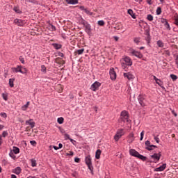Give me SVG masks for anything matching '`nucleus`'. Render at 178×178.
I'll list each match as a JSON object with an SVG mask.
<instances>
[{
  "mask_svg": "<svg viewBox=\"0 0 178 178\" xmlns=\"http://www.w3.org/2000/svg\"><path fill=\"white\" fill-rule=\"evenodd\" d=\"M48 29L49 30H50V31H55V30H56V28L55 27V26L51 24H49Z\"/></svg>",
  "mask_w": 178,
  "mask_h": 178,
  "instance_id": "bb28decb",
  "label": "nucleus"
},
{
  "mask_svg": "<svg viewBox=\"0 0 178 178\" xmlns=\"http://www.w3.org/2000/svg\"><path fill=\"white\" fill-rule=\"evenodd\" d=\"M9 156L12 158V159H14V161H16V155H15V153H13V152H10L9 153Z\"/></svg>",
  "mask_w": 178,
  "mask_h": 178,
  "instance_id": "72a5a7b5",
  "label": "nucleus"
},
{
  "mask_svg": "<svg viewBox=\"0 0 178 178\" xmlns=\"http://www.w3.org/2000/svg\"><path fill=\"white\" fill-rule=\"evenodd\" d=\"M124 79H127L128 80H134V75L132 74L131 72H124L123 74Z\"/></svg>",
  "mask_w": 178,
  "mask_h": 178,
  "instance_id": "f8f14e48",
  "label": "nucleus"
},
{
  "mask_svg": "<svg viewBox=\"0 0 178 178\" xmlns=\"http://www.w3.org/2000/svg\"><path fill=\"white\" fill-rule=\"evenodd\" d=\"M88 23L87 22V21L82 19L81 21V24H83V27L86 26Z\"/></svg>",
  "mask_w": 178,
  "mask_h": 178,
  "instance_id": "a18cd8bd",
  "label": "nucleus"
},
{
  "mask_svg": "<svg viewBox=\"0 0 178 178\" xmlns=\"http://www.w3.org/2000/svg\"><path fill=\"white\" fill-rule=\"evenodd\" d=\"M11 178H17V177L15 175H11Z\"/></svg>",
  "mask_w": 178,
  "mask_h": 178,
  "instance_id": "774afa93",
  "label": "nucleus"
},
{
  "mask_svg": "<svg viewBox=\"0 0 178 178\" xmlns=\"http://www.w3.org/2000/svg\"><path fill=\"white\" fill-rule=\"evenodd\" d=\"M79 9L81 10H86V8L84 7V6H81L80 7H79Z\"/></svg>",
  "mask_w": 178,
  "mask_h": 178,
  "instance_id": "680f3d73",
  "label": "nucleus"
},
{
  "mask_svg": "<svg viewBox=\"0 0 178 178\" xmlns=\"http://www.w3.org/2000/svg\"><path fill=\"white\" fill-rule=\"evenodd\" d=\"M65 119L63 117L58 118L57 122L59 124H63Z\"/></svg>",
  "mask_w": 178,
  "mask_h": 178,
  "instance_id": "473e14b6",
  "label": "nucleus"
},
{
  "mask_svg": "<svg viewBox=\"0 0 178 178\" xmlns=\"http://www.w3.org/2000/svg\"><path fill=\"white\" fill-rule=\"evenodd\" d=\"M65 137L66 140H70V138H71L70 135H69V134H65Z\"/></svg>",
  "mask_w": 178,
  "mask_h": 178,
  "instance_id": "4d7b16f0",
  "label": "nucleus"
},
{
  "mask_svg": "<svg viewBox=\"0 0 178 178\" xmlns=\"http://www.w3.org/2000/svg\"><path fill=\"white\" fill-rule=\"evenodd\" d=\"M85 27V31L86 33L88 34V35L91 36V31H92V30L91 29V24H88Z\"/></svg>",
  "mask_w": 178,
  "mask_h": 178,
  "instance_id": "ddd939ff",
  "label": "nucleus"
},
{
  "mask_svg": "<svg viewBox=\"0 0 178 178\" xmlns=\"http://www.w3.org/2000/svg\"><path fill=\"white\" fill-rule=\"evenodd\" d=\"M11 70L13 73H21V74H27L29 70L26 67H23L22 65H17L16 67H12Z\"/></svg>",
  "mask_w": 178,
  "mask_h": 178,
  "instance_id": "f03ea898",
  "label": "nucleus"
},
{
  "mask_svg": "<svg viewBox=\"0 0 178 178\" xmlns=\"http://www.w3.org/2000/svg\"><path fill=\"white\" fill-rule=\"evenodd\" d=\"M13 152L15 153V154H19L20 152V149L17 147H13Z\"/></svg>",
  "mask_w": 178,
  "mask_h": 178,
  "instance_id": "393cba45",
  "label": "nucleus"
},
{
  "mask_svg": "<svg viewBox=\"0 0 178 178\" xmlns=\"http://www.w3.org/2000/svg\"><path fill=\"white\" fill-rule=\"evenodd\" d=\"M0 116H1V118H4V119H6L8 118V115L6 114V113H1Z\"/></svg>",
  "mask_w": 178,
  "mask_h": 178,
  "instance_id": "c03bdc74",
  "label": "nucleus"
},
{
  "mask_svg": "<svg viewBox=\"0 0 178 178\" xmlns=\"http://www.w3.org/2000/svg\"><path fill=\"white\" fill-rule=\"evenodd\" d=\"M110 77L111 80H116V72H115V70H110Z\"/></svg>",
  "mask_w": 178,
  "mask_h": 178,
  "instance_id": "f3484780",
  "label": "nucleus"
},
{
  "mask_svg": "<svg viewBox=\"0 0 178 178\" xmlns=\"http://www.w3.org/2000/svg\"><path fill=\"white\" fill-rule=\"evenodd\" d=\"M138 159H141V161H147V156H143V154H139L138 156Z\"/></svg>",
  "mask_w": 178,
  "mask_h": 178,
  "instance_id": "7c9ffc66",
  "label": "nucleus"
},
{
  "mask_svg": "<svg viewBox=\"0 0 178 178\" xmlns=\"http://www.w3.org/2000/svg\"><path fill=\"white\" fill-rule=\"evenodd\" d=\"M65 1L69 5H76V3H79V0H65Z\"/></svg>",
  "mask_w": 178,
  "mask_h": 178,
  "instance_id": "6ab92c4d",
  "label": "nucleus"
},
{
  "mask_svg": "<svg viewBox=\"0 0 178 178\" xmlns=\"http://www.w3.org/2000/svg\"><path fill=\"white\" fill-rule=\"evenodd\" d=\"M6 136H8V131H3L2 133V137H6Z\"/></svg>",
  "mask_w": 178,
  "mask_h": 178,
  "instance_id": "603ef678",
  "label": "nucleus"
},
{
  "mask_svg": "<svg viewBox=\"0 0 178 178\" xmlns=\"http://www.w3.org/2000/svg\"><path fill=\"white\" fill-rule=\"evenodd\" d=\"M14 24H15L19 27H23V26L26 24V21L17 18L14 19Z\"/></svg>",
  "mask_w": 178,
  "mask_h": 178,
  "instance_id": "1a4fd4ad",
  "label": "nucleus"
},
{
  "mask_svg": "<svg viewBox=\"0 0 178 178\" xmlns=\"http://www.w3.org/2000/svg\"><path fill=\"white\" fill-rule=\"evenodd\" d=\"M30 105V102H27L26 104L22 106V111H27L29 106Z\"/></svg>",
  "mask_w": 178,
  "mask_h": 178,
  "instance_id": "a878e982",
  "label": "nucleus"
},
{
  "mask_svg": "<svg viewBox=\"0 0 178 178\" xmlns=\"http://www.w3.org/2000/svg\"><path fill=\"white\" fill-rule=\"evenodd\" d=\"M96 159H99L101 158V149H97L95 152Z\"/></svg>",
  "mask_w": 178,
  "mask_h": 178,
  "instance_id": "4be33fe9",
  "label": "nucleus"
},
{
  "mask_svg": "<svg viewBox=\"0 0 178 178\" xmlns=\"http://www.w3.org/2000/svg\"><path fill=\"white\" fill-rule=\"evenodd\" d=\"M171 112H172V115H174V116H175V117L177 116V113H176V111H175V110H172Z\"/></svg>",
  "mask_w": 178,
  "mask_h": 178,
  "instance_id": "bf43d9fd",
  "label": "nucleus"
},
{
  "mask_svg": "<svg viewBox=\"0 0 178 178\" xmlns=\"http://www.w3.org/2000/svg\"><path fill=\"white\" fill-rule=\"evenodd\" d=\"M128 143L129 144H131V143H133V141H134V134L131 133L129 134V136H128Z\"/></svg>",
  "mask_w": 178,
  "mask_h": 178,
  "instance_id": "dca6fc26",
  "label": "nucleus"
},
{
  "mask_svg": "<svg viewBox=\"0 0 178 178\" xmlns=\"http://www.w3.org/2000/svg\"><path fill=\"white\" fill-rule=\"evenodd\" d=\"M74 155V152L70 151L69 153H66L67 156H73Z\"/></svg>",
  "mask_w": 178,
  "mask_h": 178,
  "instance_id": "09e8293b",
  "label": "nucleus"
},
{
  "mask_svg": "<svg viewBox=\"0 0 178 178\" xmlns=\"http://www.w3.org/2000/svg\"><path fill=\"white\" fill-rule=\"evenodd\" d=\"M159 87H161L163 90H165V86H163V82L162 81H159V83H157Z\"/></svg>",
  "mask_w": 178,
  "mask_h": 178,
  "instance_id": "ea45409f",
  "label": "nucleus"
},
{
  "mask_svg": "<svg viewBox=\"0 0 178 178\" xmlns=\"http://www.w3.org/2000/svg\"><path fill=\"white\" fill-rule=\"evenodd\" d=\"M122 62L121 63V66L124 72H127V66H132L133 65V60L130 57L126 56L122 58Z\"/></svg>",
  "mask_w": 178,
  "mask_h": 178,
  "instance_id": "f257e3e1",
  "label": "nucleus"
},
{
  "mask_svg": "<svg viewBox=\"0 0 178 178\" xmlns=\"http://www.w3.org/2000/svg\"><path fill=\"white\" fill-rule=\"evenodd\" d=\"M154 140L157 144H159V138L158 136H154Z\"/></svg>",
  "mask_w": 178,
  "mask_h": 178,
  "instance_id": "5fc2aeb1",
  "label": "nucleus"
},
{
  "mask_svg": "<svg viewBox=\"0 0 178 178\" xmlns=\"http://www.w3.org/2000/svg\"><path fill=\"white\" fill-rule=\"evenodd\" d=\"M147 19L149 20V22H152V20H154V16H152L151 14L147 15Z\"/></svg>",
  "mask_w": 178,
  "mask_h": 178,
  "instance_id": "c9c22d12",
  "label": "nucleus"
},
{
  "mask_svg": "<svg viewBox=\"0 0 178 178\" xmlns=\"http://www.w3.org/2000/svg\"><path fill=\"white\" fill-rule=\"evenodd\" d=\"M120 118L124 123H130V120L129 119V112L126 111H122Z\"/></svg>",
  "mask_w": 178,
  "mask_h": 178,
  "instance_id": "7ed1b4c3",
  "label": "nucleus"
},
{
  "mask_svg": "<svg viewBox=\"0 0 178 178\" xmlns=\"http://www.w3.org/2000/svg\"><path fill=\"white\" fill-rule=\"evenodd\" d=\"M97 24L99 26H105V22H104V20H99L98 21Z\"/></svg>",
  "mask_w": 178,
  "mask_h": 178,
  "instance_id": "37998d69",
  "label": "nucleus"
},
{
  "mask_svg": "<svg viewBox=\"0 0 178 178\" xmlns=\"http://www.w3.org/2000/svg\"><path fill=\"white\" fill-rule=\"evenodd\" d=\"M13 10L16 13H18V14H20L22 13V10H20V8L17 6H15L14 8H13Z\"/></svg>",
  "mask_w": 178,
  "mask_h": 178,
  "instance_id": "c756f323",
  "label": "nucleus"
},
{
  "mask_svg": "<svg viewBox=\"0 0 178 178\" xmlns=\"http://www.w3.org/2000/svg\"><path fill=\"white\" fill-rule=\"evenodd\" d=\"M157 45L158 47H159V48H163V47H165V44H163V42H162V40H158Z\"/></svg>",
  "mask_w": 178,
  "mask_h": 178,
  "instance_id": "cd10ccee",
  "label": "nucleus"
},
{
  "mask_svg": "<svg viewBox=\"0 0 178 178\" xmlns=\"http://www.w3.org/2000/svg\"><path fill=\"white\" fill-rule=\"evenodd\" d=\"M147 3H148V5H151L152 3V0H147Z\"/></svg>",
  "mask_w": 178,
  "mask_h": 178,
  "instance_id": "e2e57ef3",
  "label": "nucleus"
},
{
  "mask_svg": "<svg viewBox=\"0 0 178 178\" xmlns=\"http://www.w3.org/2000/svg\"><path fill=\"white\" fill-rule=\"evenodd\" d=\"M1 95H2L3 99H4V101H8V94L2 93Z\"/></svg>",
  "mask_w": 178,
  "mask_h": 178,
  "instance_id": "58836bf2",
  "label": "nucleus"
},
{
  "mask_svg": "<svg viewBox=\"0 0 178 178\" xmlns=\"http://www.w3.org/2000/svg\"><path fill=\"white\" fill-rule=\"evenodd\" d=\"M63 145L62 143H59L58 144V149H60L61 148H63Z\"/></svg>",
  "mask_w": 178,
  "mask_h": 178,
  "instance_id": "0e129e2a",
  "label": "nucleus"
},
{
  "mask_svg": "<svg viewBox=\"0 0 178 178\" xmlns=\"http://www.w3.org/2000/svg\"><path fill=\"white\" fill-rule=\"evenodd\" d=\"M170 77L172 79V80H173V81H175V80H177V76H176L175 74H170Z\"/></svg>",
  "mask_w": 178,
  "mask_h": 178,
  "instance_id": "79ce46f5",
  "label": "nucleus"
},
{
  "mask_svg": "<svg viewBox=\"0 0 178 178\" xmlns=\"http://www.w3.org/2000/svg\"><path fill=\"white\" fill-rule=\"evenodd\" d=\"M134 42H135V44L136 45H139L140 44V38H135L134 39Z\"/></svg>",
  "mask_w": 178,
  "mask_h": 178,
  "instance_id": "e433bc0d",
  "label": "nucleus"
},
{
  "mask_svg": "<svg viewBox=\"0 0 178 178\" xmlns=\"http://www.w3.org/2000/svg\"><path fill=\"white\" fill-rule=\"evenodd\" d=\"M41 72L47 73V67L44 65H41Z\"/></svg>",
  "mask_w": 178,
  "mask_h": 178,
  "instance_id": "4c0bfd02",
  "label": "nucleus"
},
{
  "mask_svg": "<svg viewBox=\"0 0 178 178\" xmlns=\"http://www.w3.org/2000/svg\"><path fill=\"white\" fill-rule=\"evenodd\" d=\"M138 101L140 105L142 106L143 107L147 106V99H145V96L143 95H139L138 96Z\"/></svg>",
  "mask_w": 178,
  "mask_h": 178,
  "instance_id": "39448f33",
  "label": "nucleus"
},
{
  "mask_svg": "<svg viewBox=\"0 0 178 178\" xmlns=\"http://www.w3.org/2000/svg\"><path fill=\"white\" fill-rule=\"evenodd\" d=\"M128 14L132 17V19H136V14H134V12L131 9L128 10Z\"/></svg>",
  "mask_w": 178,
  "mask_h": 178,
  "instance_id": "412c9836",
  "label": "nucleus"
},
{
  "mask_svg": "<svg viewBox=\"0 0 178 178\" xmlns=\"http://www.w3.org/2000/svg\"><path fill=\"white\" fill-rule=\"evenodd\" d=\"M13 173L15 175H20L22 173V168L20 167H17L13 170Z\"/></svg>",
  "mask_w": 178,
  "mask_h": 178,
  "instance_id": "a211bd4d",
  "label": "nucleus"
},
{
  "mask_svg": "<svg viewBox=\"0 0 178 178\" xmlns=\"http://www.w3.org/2000/svg\"><path fill=\"white\" fill-rule=\"evenodd\" d=\"M130 54L132 56H136V58H138V59H142L143 58V54H141L140 51H136L135 49H131Z\"/></svg>",
  "mask_w": 178,
  "mask_h": 178,
  "instance_id": "0eeeda50",
  "label": "nucleus"
},
{
  "mask_svg": "<svg viewBox=\"0 0 178 178\" xmlns=\"http://www.w3.org/2000/svg\"><path fill=\"white\" fill-rule=\"evenodd\" d=\"M161 152L159 153H154L152 155H150V158H152V159H153L154 163H158V162H159V159H161Z\"/></svg>",
  "mask_w": 178,
  "mask_h": 178,
  "instance_id": "423d86ee",
  "label": "nucleus"
},
{
  "mask_svg": "<svg viewBox=\"0 0 178 178\" xmlns=\"http://www.w3.org/2000/svg\"><path fill=\"white\" fill-rule=\"evenodd\" d=\"M83 12L86 13L87 15H90V12L87 8H85Z\"/></svg>",
  "mask_w": 178,
  "mask_h": 178,
  "instance_id": "052dcab7",
  "label": "nucleus"
},
{
  "mask_svg": "<svg viewBox=\"0 0 178 178\" xmlns=\"http://www.w3.org/2000/svg\"><path fill=\"white\" fill-rule=\"evenodd\" d=\"M99 87H101V83L95 81L94 83L91 85L90 90H92V91H97V90H98Z\"/></svg>",
  "mask_w": 178,
  "mask_h": 178,
  "instance_id": "9d476101",
  "label": "nucleus"
},
{
  "mask_svg": "<svg viewBox=\"0 0 178 178\" xmlns=\"http://www.w3.org/2000/svg\"><path fill=\"white\" fill-rule=\"evenodd\" d=\"M15 78H12L9 79V86L10 87L13 88L15 87Z\"/></svg>",
  "mask_w": 178,
  "mask_h": 178,
  "instance_id": "b1692460",
  "label": "nucleus"
},
{
  "mask_svg": "<svg viewBox=\"0 0 178 178\" xmlns=\"http://www.w3.org/2000/svg\"><path fill=\"white\" fill-rule=\"evenodd\" d=\"M113 38H114V40H115V41H119V37H118V36H114Z\"/></svg>",
  "mask_w": 178,
  "mask_h": 178,
  "instance_id": "69168bd1",
  "label": "nucleus"
},
{
  "mask_svg": "<svg viewBox=\"0 0 178 178\" xmlns=\"http://www.w3.org/2000/svg\"><path fill=\"white\" fill-rule=\"evenodd\" d=\"M124 131H123V129H118L116 134L114 136V140H115V141H119V139L122 136H124Z\"/></svg>",
  "mask_w": 178,
  "mask_h": 178,
  "instance_id": "6e6552de",
  "label": "nucleus"
},
{
  "mask_svg": "<svg viewBox=\"0 0 178 178\" xmlns=\"http://www.w3.org/2000/svg\"><path fill=\"white\" fill-rule=\"evenodd\" d=\"M19 60H20V62H21V63H22V65H24V63H26L24 62V58H23V56H19Z\"/></svg>",
  "mask_w": 178,
  "mask_h": 178,
  "instance_id": "49530a36",
  "label": "nucleus"
},
{
  "mask_svg": "<svg viewBox=\"0 0 178 178\" xmlns=\"http://www.w3.org/2000/svg\"><path fill=\"white\" fill-rule=\"evenodd\" d=\"M166 169V163H163L162 165L159 166V168H156L154 169V172H163L164 170Z\"/></svg>",
  "mask_w": 178,
  "mask_h": 178,
  "instance_id": "4468645a",
  "label": "nucleus"
},
{
  "mask_svg": "<svg viewBox=\"0 0 178 178\" xmlns=\"http://www.w3.org/2000/svg\"><path fill=\"white\" fill-rule=\"evenodd\" d=\"M145 144L146 147H149L151 145V142H149V140H146Z\"/></svg>",
  "mask_w": 178,
  "mask_h": 178,
  "instance_id": "3c124183",
  "label": "nucleus"
},
{
  "mask_svg": "<svg viewBox=\"0 0 178 178\" xmlns=\"http://www.w3.org/2000/svg\"><path fill=\"white\" fill-rule=\"evenodd\" d=\"M153 79L156 81V84H159V81H161V79L156 78L154 75L153 76Z\"/></svg>",
  "mask_w": 178,
  "mask_h": 178,
  "instance_id": "de8ad7c7",
  "label": "nucleus"
},
{
  "mask_svg": "<svg viewBox=\"0 0 178 178\" xmlns=\"http://www.w3.org/2000/svg\"><path fill=\"white\" fill-rule=\"evenodd\" d=\"M161 23H162V24H163L164 27L167 29V30H170V25L169 24V22H168V19H165V18H161L160 19Z\"/></svg>",
  "mask_w": 178,
  "mask_h": 178,
  "instance_id": "9b49d317",
  "label": "nucleus"
},
{
  "mask_svg": "<svg viewBox=\"0 0 178 178\" xmlns=\"http://www.w3.org/2000/svg\"><path fill=\"white\" fill-rule=\"evenodd\" d=\"M177 62H178V55L176 56L175 63H177Z\"/></svg>",
  "mask_w": 178,
  "mask_h": 178,
  "instance_id": "338daca9",
  "label": "nucleus"
},
{
  "mask_svg": "<svg viewBox=\"0 0 178 178\" xmlns=\"http://www.w3.org/2000/svg\"><path fill=\"white\" fill-rule=\"evenodd\" d=\"M74 162H76V163H79L80 162V158L76 157L74 159Z\"/></svg>",
  "mask_w": 178,
  "mask_h": 178,
  "instance_id": "6e6d98bb",
  "label": "nucleus"
},
{
  "mask_svg": "<svg viewBox=\"0 0 178 178\" xmlns=\"http://www.w3.org/2000/svg\"><path fill=\"white\" fill-rule=\"evenodd\" d=\"M85 162L90 172L94 170V167L92 166V162L91 161V156L88 155L85 159Z\"/></svg>",
  "mask_w": 178,
  "mask_h": 178,
  "instance_id": "20e7f679",
  "label": "nucleus"
},
{
  "mask_svg": "<svg viewBox=\"0 0 178 178\" xmlns=\"http://www.w3.org/2000/svg\"><path fill=\"white\" fill-rule=\"evenodd\" d=\"M129 154L131 155V156H135V158H138L140 153H138V152H137L134 149H131L129 150Z\"/></svg>",
  "mask_w": 178,
  "mask_h": 178,
  "instance_id": "2eb2a0df",
  "label": "nucleus"
},
{
  "mask_svg": "<svg viewBox=\"0 0 178 178\" xmlns=\"http://www.w3.org/2000/svg\"><path fill=\"white\" fill-rule=\"evenodd\" d=\"M175 24L178 26V17L175 18Z\"/></svg>",
  "mask_w": 178,
  "mask_h": 178,
  "instance_id": "13d9d810",
  "label": "nucleus"
},
{
  "mask_svg": "<svg viewBox=\"0 0 178 178\" xmlns=\"http://www.w3.org/2000/svg\"><path fill=\"white\" fill-rule=\"evenodd\" d=\"M144 138V131H143L140 133V141H143V139Z\"/></svg>",
  "mask_w": 178,
  "mask_h": 178,
  "instance_id": "864d4df0",
  "label": "nucleus"
},
{
  "mask_svg": "<svg viewBox=\"0 0 178 178\" xmlns=\"http://www.w3.org/2000/svg\"><path fill=\"white\" fill-rule=\"evenodd\" d=\"M156 13L158 16H159V15H161V13H162V8L157 7L156 10Z\"/></svg>",
  "mask_w": 178,
  "mask_h": 178,
  "instance_id": "2f4dec72",
  "label": "nucleus"
},
{
  "mask_svg": "<svg viewBox=\"0 0 178 178\" xmlns=\"http://www.w3.org/2000/svg\"><path fill=\"white\" fill-rule=\"evenodd\" d=\"M30 144H31V145L35 147V145H37V142H35V140H31Z\"/></svg>",
  "mask_w": 178,
  "mask_h": 178,
  "instance_id": "8fccbe9b",
  "label": "nucleus"
},
{
  "mask_svg": "<svg viewBox=\"0 0 178 178\" xmlns=\"http://www.w3.org/2000/svg\"><path fill=\"white\" fill-rule=\"evenodd\" d=\"M31 162L32 168H35V166H37V161H35L34 159H31Z\"/></svg>",
  "mask_w": 178,
  "mask_h": 178,
  "instance_id": "f704fd0d",
  "label": "nucleus"
},
{
  "mask_svg": "<svg viewBox=\"0 0 178 178\" xmlns=\"http://www.w3.org/2000/svg\"><path fill=\"white\" fill-rule=\"evenodd\" d=\"M52 45L55 49H60L62 48V44L58 43H53Z\"/></svg>",
  "mask_w": 178,
  "mask_h": 178,
  "instance_id": "5701e85b",
  "label": "nucleus"
},
{
  "mask_svg": "<svg viewBox=\"0 0 178 178\" xmlns=\"http://www.w3.org/2000/svg\"><path fill=\"white\" fill-rule=\"evenodd\" d=\"M78 55H83V52H84V49H78L76 51Z\"/></svg>",
  "mask_w": 178,
  "mask_h": 178,
  "instance_id": "a19ab883",
  "label": "nucleus"
},
{
  "mask_svg": "<svg viewBox=\"0 0 178 178\" xmlns=\"http://www.w3.org/2000/svg\"><path fill=\"white\" fill-rule=\"evenodd\" d=\"M32 120H26V124H29V126L31 127V129H33V127H35V122H33Z\"/></svg>",
  "mask_w": 178,
  "mask_h": 178,
  "instance_id": "aec40b11",
  "label": "nucleus"
},
{
  "mask_svg": "<svg viewBox=\"0 0 178 178\" xmlns=\"http://www.w3.org/2000/svg\"><path fill=\"white\" fill-rule=\"evenodd\" d=\"M145 148L147 149V151H152L154 148H156V146L151 145L150 146L146 147Z\"/></svg>",
  "mask_w": 178,
  "mask_h": 178,
  "instance_id": "c85d7f7f",
  "label": "nucleus"
}]
</instances>
